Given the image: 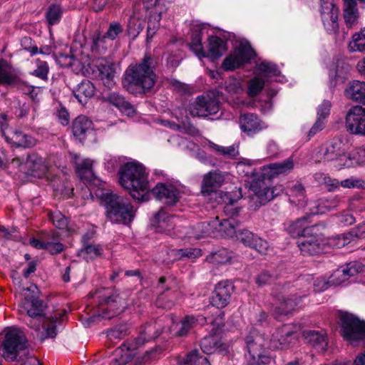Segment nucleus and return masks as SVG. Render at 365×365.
Masks as SVG:
<instances>
[{
  "label": "nucleus",
  "instance_id": "obj_1",
  "mask_svg": "<svg viewBox=\"0 0 365 365\" xmlns=\"http://www.w3.org/2000/svg\"><path fill=\"white\" fill-rule=\"evenodd\" d=\"M37 287L34 285L25 290L32 292L27 294L21 302V308L25 311L29 318L26 323L29 327L36 332V338L43 342L47 339H53L57 335V324L60 323V314L50 317H41L43 310V302L34 294Z\"/></svg>",
  "mask_w": 365,
  "mask_h": 365
},
{
  "label": "nucleus",
  "instance_id": "obj_2",
  "mask_svg": "<svg viewBox=\"0 0 365 365\" xmlns=\"http://www.w3.org/2000/svg\"><path fill=\"white\" fill-rule=\"evenodd\" d=\"M157 65L155 56L145 54L138 63L126 68L122 80L123 87L132 93L150 91L157 81Z\"/></svg>",
  "mask_w": 365,
  "mask_h": 365
},
{
  "label": "nucleus",
  "instance_id": "obj_3",
  "mask_svg": "<svg viewBox=\"0 0 365 365\" xmlns=\"http://www.w3.org/2000/svg\"><path fill=\"white\" fill-rule=\"evenodd\" d=\"M148 174L145 168L137 162L124 164L120 171L119 182L123 187L130 192L134 200L145 202L149 200Z\"/></svg>",
  "mask_w": 365,
  "mask_h": 365
},
{
  "label": "nucleus",
  "instance_id": "obj_4",
  "mask_svg": "<svg viewBox=\"0 0 365 365\" xmlns=\"http://www.w3.org/2000/svg\"><path fill=\"white\" fill-rule=\"evenodd\" d=\"M101 199L104 203L107 218L113 223L130 224L135 216V210L130 202L113 192H103Z\"/></svg>",
  "mask_w": 365,
  "mask_h": 365
},
{
  "label": "nucleus",
  "instance_id": "obj_5",
  "mask_svg": "<svg viewBox=\"0 0 365 365\" xmlns=\"http://www.w3.org/2000/svg\"><path fill=\"white\" fill-rule=\"evenodd\" d=\"M160 332L155 330L152 325L146 326L143 331L132 341L125 342L115 350L116 355H120L119 358H115L111 365H125L131 361L133 356L128 353L143 346L146 342L158 337Z\"/></svg>",
  "mask_w": 365,
  "mask_h": 365
},
{
  "label": "nucleus",
  "instance_id": "obj_6",
  "mask_svg": "<svg viewBox=\"0 0 365 365\" xmlns=\"http://www.w3.org/2000/svg\"><path fill=\"white\" fill-rule=\"evenodd\" d=\"M4 333L2 355L6 360L14 361L20 351L27 349L28 341L23 332L16 327H7Z\"/></svg>",
  "mask_w": 365,
  "mask_h": 365
},
{
  "label": "nucleus",
  "instance_id": "obj_7",
  "mask_svg": "<svg viewBox=\"0 0 365 365\" xmlns=\"http://www.w3.org/2000/svg\"><path fill=\"white\" fill-rule=\"evenodd\" d=\"M324 228L323 224H315L304 230V237L297 242L298 247L303 255H314L322 252Z\"/></svg>",
  "mask_w": 365,
  "mask_h": 365
},
{
  "label": "nucleus",
  "instance_id": "obj_8",
  "mask_svg": "<svg viewBox=\"0 0 365 365\" xmlns=\"http://www.w3.org/2000/svg\"><path fill=\"white\" fill-rule=\"evenodd\" d=\"M341 334L351 344L365 341V322L353 314H341Z\"/></svg>",
  "mask_w": 365,
  "mask_h": 365
},
{
  "label": "nucleus",
  "instance_id": "obj_9",
  "mask_svg": "<svg viewBox=\"0 0 365 365\" xmlns=\"http://www.w3.org/2000/svg\"><path fill=\"white\" fill-rule=\"evenodd\" d=\"M219 110L220 101L212 94L197 96L187 108L190 115L200 118H206L208 115L216 114Z\"/></svg>",
  "mask_w": 365,
  "mask_h": 365
},
{
  "label": "nucleus",
  "instance_id": "obj_10",
  "mask_svg": "<svg viewBox=\"0 0 365 365\" xmlns=\"http://www.w3.org/2000/svg\"><path fill=\"white\" fill-rule=\"evenodd\" d=\"M236 200H233L230 197L228 202L224 207V212L228 218L223 220L219 224V231L222 232V235L227 237H235L237 231L236 227H238L239 223L234 218L235 216L238 215L241 208L239 207H234V203Z\"/></svg>",
  "mask_w": 365,
  "mask_h": 365
},
{
  "label": "nucleus",
  "instance_id": "obj_11",
  "mask_svg": "<svg viewBox=\"0 0 365 365\" xmlns=\"http://www.w3.org/2000/svg\"><path fill=\"white\" fill-rule=\"evenodd\" d=\"M254 55L255 51L250 46L241 44L225 58L222 63V68L226 71H233L248 63Z\"/></svg>",
  "mask_w": 365,
  "mask_h": 365
},
{
  "label": "nucleus",
  "instance_id": "obj_12",
  "mask_svg": "<svg viewBox=\"0 0 365 365\" xmlns=\"http://www.w3.org/2000/svg\"><path fill=\"white\" fill-rule=\"evenodd\" d=\"M346 150V144L341 138H334L321 146L319 155L324 161H333L344 156Z\"/></svg>",
  "mask_w": 365,
  "mask_h": 365
},
{
  "label": "nucleus",
  "instance_id": "obj_13",
  "mask_svg": "<svg viewBox=\"0 0 365 365\" xmlns=\"http://www.w3.org/2000/svg\"><path fill=\"white\" fill-rule=\"evenodd\" d=\"M346 126L353 134L365 135V108L360 106L351 107L346 115Z\"/></svg>",
  "mask_w": 365,
  "mask_h": 365
},
{
  "label": "nucleus",
  "instance_id": "obj_14",
  "mask_svg": "<svg viewBox=\"0 0 365 365\" xmlns=\"http://www.w3.org/2000/svg\"><path fill=\"white\" fill-rule=\"evenodd\" d=\"M235 237L245 246L254 249L260 254H267L269 249V243L266 240L258 237L249 230L242 229L237 230Z\"/></svg>",
  "mask_w": 365,
  "mask_h": 365
},
{
  "label": "nucleus",
  "instance_id": "obj_15",
  "mask_svg": "<svg viewBox=\"0 0 365 365\" xmlns=\"http://www.w3.org/2000/svg\"><path fill=\"white\" fill-rule=\"evenodd\" d=\"M250 190L253 192L250 195V200L256 207L264 205L279 195V192L274 193L276 187H268L263 182H253L250 185Z\"/></svg>",
  "mask_w": 365,
  "mask_h": 365
},
{
  "label": "nucleus",
  "instance_id": "obj_16",
  "mask_svg": "<svg viewBox=\"0 0 365 365\" xmlns=\"http://www.w3.org/2000/svg\"><path fill=\"white\" fill-rule=\"evenodd\" d=\"M156 199L165 204L173 205L179 201L182 193L172 184L158 183L151 190Z\"/></svg>",
  "mask_w": 365,
  "mask_h": 365
},
{
  "label": "nucleus",
  "instance_id": "obj_17",
  "mask_svg": "<svg viewBox=\"0 0 365 365\" xmlns=\"http://www.w3.org/2000/svg\"><path fill=\"white\" fill-rule=\"evenodd\" d=\"M234 287L228 280L218 282L215 288L211 298V303L219 309H222L228 305Z\"/></svg>",
  "mask_w": 365,
  "mask_h": 365
},
{
  "label": "nucleus",
  "instance_id": "obj_18",
  "mask_svg": "<svg viewBox=\"0 0 365 365\" xmlns=\"http://www.w3.org/2000/svg\"><path fill=\"white\" fill-rule=\"evenodd\" d=\"M294 339V332L289 324H284L276 329L270 339V345L274 349H284Z\"/></svg>",
  "mask_w": 365,
  "mask_h": 365
},
{
  "label": "nucleus",
  "instance_id": "obj_19",
  "mask_svg": "<svg viewBox=\"0 0 365 365\" xmlns=\"http://www.w3.org/2000/svg\"><path fill=\"white\" fill-rule=\"evenodd\" d=\"M322 19L325 27L331 31L338 28L339 9L332 0H320Z\"/></svg>",
  "mask_w": 365,
  "mask_h": 365
},
{
  "label": "nucleus",
  "instance_id": "obj_20",
  "mask_svg": "<svg viewBox=\"0 0 365 365\" xmlns=\"http://www.w3.org/2000/svg\"><path fill=\"white\" fill-rule=\"evenodd\" d=\"M239 122L241 130L250 136L267 127V125L254 113L241 114Z\"/></svg>",
  "mask_w": 365,
  "mask_h": 365
},
{
  "label": "nucleus",
  "instance_id": "obj_21",
  "mask_svg": "<svg viewBox=\"0 0 365 365\" xmlns=\"http://www.w3.org/2000/svg\"><path fill=\"white\" fill-rule=\"evenodd\" d=\"M245 344L247 351L252 360H255L264 349L266 340L255 329H252L245 337Z\"/></svg>",
  "mask_w": 365,
  "mask_h": 365
},
{
  "label": "nucleus",
  "instance_id": "obj_22",
  "mask_svg": "<svg viewBox=\"0 0 365 365\" xmlns=\"http://www.w3.org/2000/svg\"><path fill=\"white\" fill-rule=\"evenodd\" d=\"M225 182V174L219 170L210 171L204 175L201 191L204 195L215 192Z\"/></svg>",
  "mask_w": 365,
  "mask_h": 365
},
{
  "label": "nucleus",
  "instance_id": "obj_23",
  "mask_svg": "<svg viewBox=\"0 0 365 365\" xmlns=\"http://www.w3.org/2000/svg\"><path fill=\"white\" fill-rule=\"evenodd\" d=\"M306 341L318 352L324 353L328 346L327 332L323 330H307L304 331Z\"/></svg>",
  "mask_w": 365,
  "mask_h": 365
},
{
  "label": "nucleus",
  "instance_id": "obj_24",
  "mask_svg": "<svg viewBox=\"0 0 365 365\" xmlns=\"http://www.w3.org/2000/svg\"><path fill=\"white\" fill-rule=\"evenodd\" d=\"M88 45L90 47L91 51L96 55L105 54L108 48L111 46L109 40L102 34L99 30L96 31L91 34Z\"/></svg>",
  "mask_w": 365,
  "mask_h": 365
},
{
  "label": "nucleus",
  "instance_id": "obj_25",
  "mask_svg": "<svg viewBox=\"0 0 365 365\" xmlns=\"http://www.w3.org/2000/svg\"><path fill=\"white\" fill-rule=\"evenodd\" d=\"M102 99L103 102L114 106L127 115H133L135 113V109L133 106L128 101H126L125 98L118 93H108L103 96Z\"/></svg>",
  "mask_w": 365,
  "mask_h": 365
},
{
  "label": "nucleus",
  "instance_id": "obj_26",
  "mask_svg": "<svg viewBox=\"0 0 365 365\" xmlns=\"http://www.w3.org/2000/svg\"><path fill=\"white\" fill-rule=\"evenodd\" d=\"M344 95L349 100L365 105V82L356 80L349 82Z\"/></svg>",
  "mask_w": 365,
  "mask_h": 365
},
{
  "label": "nucleus",
  "instance_id": "obj_27",
  "mask_svg": "<svg viewBox=\"0 0 365 365\" xmlns=\"http://www.w3.org/2000/svg\"><path fill=\"white\" fill-rule=\"evenodd\" d=\"M93 123L86 116L79 115L72 123V133L79 140L86 138L87 133L92 130Z\"/></svg>",
  "mask_w": 365,
  "mask_h": 365
},
{
  "label": "nucleus",
  "instance_id": "obj_28",
  "mask_svg": "<svg viewBox=\"0 0 365 365\" xmlns=\"http://www.w3.org/2000/svg\"><path fill=\"white\" fill-rule=\"evenodd\" d=\"M4 136L7 143L16 147L31 148L36 144V140L34 137L19 130L12 132L11 136L4 133Z\"/></svg>",
  "mask_w": 365,
  "mask_h": 365
},
{
  "label": "nucleus",
  "instance_id": "obj_29",
  "mask_svg": "<svg viewBox=\"0 0 365 365\" xmlns=\"http://www.w3.org/2000/svg\"><path fill=\"white\" fill-rule=\"evenodd\" d=\"M294 169V161L289 158L280 163H274L267 165L264 170H267L269 178H276L281 175H287Z\"/></svg>",
  "mask_w": 365,
  "mask_h": 365
},
{
  "label": "nucleus",
  "instance_id": "obj_30",
  "mask_svg": "<svg viewBox=\"0 0 365 365\" xmlns=\"http://www.w3.org/2000/svg\"><path fill=\"white\" fill-rule=\"evenodd\" d=\"M95 86L88 80L82 81L73 93L77 100L82 104L86 103L87 101L92 98L95 94Z\"/></svg>",
  "mask_w": 365,
  "mask_h": 365
},
{
  "label": "nucleus",
  "instance_id": "obj_31",
  "mask_svg": "<svg viewBox=\"0 0 365 365\" xmlns=\"http://www.w3.org/2000/svg\"><path fill=\"white\" fill-rule=\"evenodd\" d=\"M173 218L162 209L155 215L152 224L158 232H168L174 228Z\"/></svg>",
  "mask_w": 365,
  "mask_h": 365
},
{
  "label": "nucleus",
  "instance_id": "obj_32",
  "mask_svg": "<svg viewBox=\"0 0 365 365\" xmlns=\"http://www.w3.org/2000/svg\"><path fill=\"white\" fill-rule=\"evenodd\" d=\"M26 174L36 176L38 172H44L46 165L43 158L36 154L27 156L25 161Z\"/></svg>",
  "mask_w": 365,
  "mask_h": 365
},
{
  "label": "nucleus",
  "instance_id": "obj_33",
  "mask_svg": "<svg viewBox=\"0 0 365 365\" xmlns=\"http://www.w3.org/2000/svg\"><path fill=\"white\" fill-rule=\"evenodd\" d=\"M98 71L99 76L103 81L104 86L109 88H112L115 84L114 81L116 73L115 64L112 63L101 64L98 66Z\"/></svg>",
  "mask_w": 365,
  "mask_h": 365
},
{
  "label": "nucleus",
  "instance_id": "obj_34",
  "mask_svg": "<svg viewBox=\"0 0 365 365\" xmlns=\"http://www.w3.org/2000/svg\"><path fill=\"white\" fill-rule=\"evenodd\" d=\"M17 79L11 64L7 61L0 58V84L13 85L16 83Z\"/></svg>",
  "mask_w": 365,
  "mask_h": 365
},
{
  "label": "nucleus",
  "instance_id": "obj_35",
  "mask_svg": "<svg viewBox=\"0 0 365 365\" xmlns=\"http://www.w3.org/2000/svg\"><path fill=\"white\" fill-rule=\"evenodd\" d=\"M301 299V296L295 295L292 297L283 299V300L279 302V304L275 308L277 317L289 314L299 305Z\"/></svg>",
  "mask_w": 365,
  "mask_h": 365
},
{
  "label": "nucleus",
  "instance_id": "obj_36",
  "mask_svg": "<svg viewBox=\"0 0 365 365\" xmlns=\"http://www.w3.org/2000/svg\"><path fill=\"white\" fill-rule=\"evenodd\" d=\"M208 56L215 59L226 51V43L217 36H210L208 39Z\"/></svg>",
  "mask_w": 365,
  "mask_h": 365
},
{
  "label": "nucleus",
  "instance_id": "obj_37",
  "mask_svg": "<svg viewBox=\"0 0 365 365\" xmlns=\"http://www.w3.org/2000/svg\"><path fill=\"white\" fill-rule=\"evenodd\" d=\"M102 304L107 306L106 308H102L103 311H108L103 314V317L110 319L120 312V298L115 296H109L103 298L101 302Z\"/></svg>",
  "mask_w": 365,
  "mask_h": 365
},
{
  "label": "nucleus",
  "instance_id": "obj_38",
  "mask_svg": "<svg viewBox=\"0 0 365 365\" xmlns=\"http://www.w3.org/2000/svg\"><path fill=\"white\" fill-rule=\"evenodd\" d=\"M289 201L296 205H302L305 199V189L300 182H297L287 190Z\"/></svg>",
  "mask_w": 365,
  "mask_h": 365
},
{
  "label": "nucleus",
  "instance_id": "obj_39",
  "mask_svg": "<svg viewBox=\"0 0 365 365\" xmlns=\"http://www.w3.org/2000/svg\"><path fill=\"white\" fill-rule=\"evenodd\" d=\"M206 322V318L202 316L195 317L194 316H187L181 322V327L177 331V335L183 336L187 334L189 331L197 324L203 325Z\"/></svg>",
  "mask_w": 365,
  "mask_h": 365
},
{
  "label": "nucleus",
  "instance_id": "obj_40",
  "mask_svg": "<svg viewBox=\"0 0 365 365\" xmlns=\"http://www.w3.org/2000/svg\"><path fill=\"white\" fill-rule=\"evenodd\" d=\"M308 217L304 216L289 223L286 230L293 237H304V230L309 226H307Z\"/></svg>",
  "mask_w": 365,
  "mask_h": 365
},
{
  "label": "nucleus",
  "instance_id": "obj_41",
  "mask_svg": "<svg viewBox=\"0 0 365 365\" xmlns=\"http://www.w3.org/2000/svg\"><path fill=\"white\" fill-rule=\"evenodd\" d=\"M179 364L180 365H209V361L207 357L200 356L198 351L193 350L180 359Z\"/></svg>",
  "mask_w": 365,
  "mask_h": 365
},
{
  "label": "nucleus",
  "instance_id": "obj_42",
  "mask_svg": "<svg viewBox=\"0 0 365 365\" xmlns=\"http://www.w3.org/2000/svg\"><path fill=\"white\" fill-rule=\"evenodd\" d=\"M63 14V9L58 4L50 5L45 14V17L49 26H53L60 22Z\"/></svg>",
  "mask_w": 365,
  "mask_h": 365
},
{
  "label": "nucleus",
  "instance_id": "obj_43",
  "mask_svg": "<svg viewBox=\"0 0 365 365\" xmlns=\"http://www.w3.org/2000/svg\"><path fill=\"white\" fill-rule=\"evenodd\" d=\"M352 237L364 238L365 237V223L361 224L353 228L349 233L342 235L339 240H342L339 245L344 246L349 243Z\"/></svg>",
  "mask_w": 365,
  "mask_h": 365
},
{
  "label": "nucleus",
  "instance_id": "obj_44",
  "mask_svg": "<svg viewBox=\"0 0 365 365\" xmlns=\"http://www.w3.org/2000/svg\"><path fill=\"white\" fill-rule=\"evenodd\" d=\"M200 347L204 353L207 354H213L220 347V342L214 336H205L201 340Z\"/></svg>",
  "mask_w": 365,
  "mask_h": 365
},
{
  "label": "nucleus",
  "instance_id": "obj_45",
  "mask_svg": "<svg viewBox=\"0 0 365 365\" xmlns=\"http://www.w3.org/2000/svg\"><path fill=\"white\" fill-rule=\"evenodd\" d=\"M161 19V11L151 14L149 16L148 27H147V41L148 42L152 39L155 34L156 33L158 29L160 26V21Z\"/></svg>",
  "mask_w": 365,
  "mask_h": 365
},
{
  "label": "nucleus",
  "instance_id": "obj_46",
  "mask_svg": "<svg viewBox=\"0 0 365 365\" xmlns=\"http://www.w3.org/2000/svg\"><path fill=\"white\" fill-rule=\"evenodd\" d=\"M190 47L192 51H193L197 56L199 57L202 56L205 57V54L203 51V48L202 45V34L201 30L196 29L192 35L191 42L190 43Z\"/></svg>",
  "mask_w": 365,
  "mask_h": 365
},
{
  "label": "nucleus",
  "instance_id": "obj_47",
  "mask_svg": "<svg viewBox=\"0 0 365 365\" xmlns=\"http://www.w3.org/2000/svg\"><path fill=\"white\" fill-rule=\"evenodd\" d=\"M349 163L348 165H361L365 164V148H357L352 150L349 155Z\"/></svg>",
  "mask_w": 365,
  "mask_h": 365
},
{
  "label": "nucleus",
  "instance_id": "obj_48",
  "mask_svg": "<svg viewBox=\"0 0 365 365\" xmlns=\"http://www.w3.org/2000/svg\"><path fill=\"white\" fill-rule=\"evenodd\" d=\"M362 31L361 33L355 34L352 36V41L349 44V48L351 51H365V34Z\"/></svg>",
  "mask_w": 365,
  "mask_h": 365
},
{
  "label": "nucleus",
  "instance_id": "obj_49",
  "mask_svg": "<svg viewBox=\"0 0 365 365\" xmlns=\"http://www.w3.org/2000/svg\"><path fill=\"white\" fill-rule=\"evenodd\" d=\"M0 238L5 240H14L20 242L21 236L16 227L6 228L4 226L0 227Z\"/></svg>",
  "mask_w": 365,
  "mask_h": 365
},
{
  "label": "nucleus",
  "instance_id": "obj_50",
  "mask_svg": "<svg viewBox=\"0 0 365 365\" xmlns=\"http://www.w3.org/2000/svg\"><path fill=\"white\" fill-rule=\"evenodd\" d=\"M277 279V275L268 270H263L255 277V282L258 287L268 285Z\"/></svg>",
  "mask_w": 365,
  "mask_h": 365
},
{
  "label": "nucleus",
  "instance_id": "obj_51",
  "mask_svg": "<svg viewBox=\"0 0 365 365\" xmlns=\"http://www.w3.org/2000/svg\"><path fill=\"white\" fill-rule=\"evenodd\" d=\"M264 86V81L260 78L255 77L251 79L248 83V95L250 97L257 96Z\"/></svg>",
  "mask_w": 365,
  "mask_h": 365
},
{
  "label": "nucleus",
  "instance_id": "obj_52",
  "mask_svg": "<svg viewBox=\"0 0 365 365\" xmlns=\"http://www.w3.org/2000/svg\"><path fill=\"white\" fill-rule=\"evenodd\" d=\"M123 31V26L118 21H113L109 24L108 28L104 34L109 41H113L115 40Z\"/></svg>",
  "mask_w": 365,
  "mask_h": 365
},
{
  "label": "nucleus",
  "instance_id": "obj_53",
  "mask_svg": "<svg viewBox=\"0 0 365 365\" xmlns=\"http://www.w3.org/2000/svg\"><path fill=\"white\" fill-rule=\"evenodd\" d=\"M209 146L217 153L226 157L235 158L237 154V151L236 150L234 145L223 147L218 145L212 142H210Z\"/></svg>",
  "mask_w": 365,
  "mask_h": 365
},
{
  "label": "nucleus",
  "instance_id": "obj_54",
  "mask_svg": "<svg viewBox=\"0 0 365 365\" xmlns=\"http://www.w3.org/2000/svg\"><path fill=\"white\" fill-rule=\"evenodd\" d=\"M89 237L87 235H84L83 237V250L86 252V254L88 255L90 257H96L102 254L103 249L100 245L88 244L86 241L88 240Z\"/></svg>",
  "mask_w": 365,
  "mask_h": 365
},
{
  "label": "nucleus",
  "instance_id": "obj_55",
  "mask_svg": "<svg viewBox=\"0 0 365 365\" xmlns=\"http://www.w3.org/2000/svg\"><path fill=\"white\" fill-rule=\"evenodd\" d=\"M50 220L52 221L53 225L58 229H66L68 227V219L60 212L51 213Z\"/></svg>",
  "mask_w": 365,
  "mask_h": 365
},
{
  "label": "nucleus",
  "instance_id": "obj_56",
  "mask_svg": "<svg viewBox=\"0 0 365 365\" xmlns=\"http://www.w3.org/2000/svg\"><path fill=\"white\" fill-rule=\"evenodd\" d=\"M56 62L61 67H69L78 65L79 60L73 55L60 53L56 58Z\"/></svg>",
  "mask_w": 365,
  "mask_h": 365
},
{
  "label": "nucleus",
  "instance_id": "obj_57",
  "mask_svg": "<svg viewBox=\"0 0 365 365\" xmlns=\"http://www.w3.org/2000/svg\"><path fill=\"white\" fill-rule=\"evenodd\" d=\"M37 68L34 70L31 74L42 79L47 80L48 79V73L49 71V68L46 61L37 60Z\"/></svg>",
  "mask_w": 365,
  "mask_h": 365
},
{
  "label": "nucleus",
  "instance_id": "obj_58",
  "mask_svg": "<svg viewBox=\"0 0 365 365\" xmlns=\"http://www.w3.org/2000/svg\"><path fill=\"white\" fill-rule=\"evenodd\" d=\"M258 70L265 76H277L279 73L277 66L271 62L263 61L258 66Z\"/></svg>",
  "mask_w": 365,
  "mask_h": 365
},
{
  "label": "nucleus",
  "instance_id": "obj_59",
  "mask_svg": "<svg viewBox=\"0 0 365 365\" xmlns=\"http://www.w3.org/2000/svg\"><path fill=\"white\" fill-rule=\"evenodd\" d=\"M126 334V328L125 326H120L111 329L107 331V336L112 342H115L123 338Z\"/></svg>",
  "mask_w": 365,
  "mask_h": 365
},
{
  "label": "nucleus",
  "instance_id": "obj_60",
  "mask_svg": "<svg viewBox=\"0 0 365 365\" xmlns=\"http://www.w3.org/2000/svg\"><path fill=\"white\" fill-rule=\"evenodd\" d=\"M210 224L207 222H202L193 227V235L197 239L204 237L210 234Z\"/></svg>",
  "mask_w": 365,
  "mask_h": 365
},
{
  "label": "nucleus",
  "instance_id": "obj_61",
  "mask_svg": "<svg viewBox=\"0 0 365 365\" xmlns=\"http://www.w3.org/2000/svg\"><path fill=\"white\" fill-rule=\"evenodd\" d=\"M212 258L217 264H225L230 261L232 253L226 249H221L212 254Z\"/></svg>",
  "mask_w": 365,
  "mask_h": 365
},
{
  "label": "nucleus",
  "instance_id": "obj_62",
  "mask_svg": "<svg viewBox=\"0 0 365 365\" xmlns=\"http://www.w3.org/2000/svg\"><path fill=\"white\" fill-rule=\"evenodd\" d=\"M168 297L164 292L161 293L156 299V306L165 309L172 308L175 304L174 297L168 299Z\"/></svg>",
  "mask_w": 365,
  "mask_h": 365
},
{
  "label": "nucleus",
  "instance_id": "obj_63",
  "mask_svg": "<svg viewBox=\"0 0 365 365\" xmlns=\"http://www.w3.org/2000/svg\"><path fill=\"white\" fill-rule=\"evenodd\" d=\"M170 85L175 91L182 94H192L194 92V88L192 86L178 80H172Z\"/></svg>",
  "mask_w": 365,
  "mask_h": 365
},
{
  "label": "nucleus",
  "instance_id": "obj_64",
  "mask_svg": "<svg viewBox=\"0 0 365 365\" xmlns=\"http://www.w3.org/2000/svg\"><path fill=\"white\" fill-rule=\"evenodd\" d=\"M179 259L196 258L201 255V250L196 248H185L177 250Z\"/></svg>",
  "mask_w": 365,
  "mask_h": 365
}]
</instances>
